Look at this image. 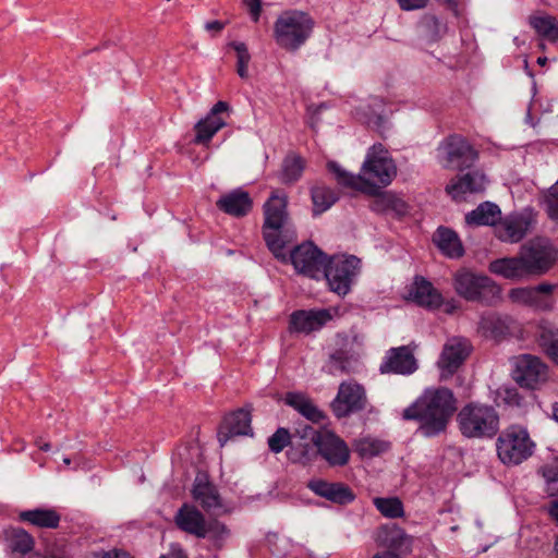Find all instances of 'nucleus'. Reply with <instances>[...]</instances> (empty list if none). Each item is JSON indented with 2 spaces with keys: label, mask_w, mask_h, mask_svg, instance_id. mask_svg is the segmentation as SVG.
I'll use <instances>...</instances> for the list:
<instances>
[{
  "label": "nucleus",
  "mask_w": 558,
  "mask_h": 558,
  "mask_svg": "<svg viewBox=\"0 0 558 558\" xmlns=\"http://www.w3.org/2000/svg\"><path fill=\"white\" fill-rule=\"evenodd\" d=\"M457 399L451 389L427 387L420 397L402 412L407 421H418V430L426 437L444 433L454 412Z\"/></svg>",
  "instance_id": "obj_1"
},
{
  "label": "nucleus",
  "mask_w": 558,
  "mask_h": 558,
  "mask_svg": "<svg viewBox=\"0 0 558 558\" xmlns=\"http://www.w3.org/2000/svg\"><path fill=\"white\" fill-rule=\"evenodd\" d=\"M327 168L340 185L371 195L377 194L379 185L390 184L397 174L393 160L381 144H374L368 149L359 174L348 172L335 161H329Z\"/></svg>",
  "instance_id": "obj_2"
},
{
  "label": "nucleus",
  "mask_w": 558,
  "mask_h": 558,
  "mask_svg": "<svg viewBox=\"0 0 558 558\" xmlns=\"http://www.w3.org/2000/svg\"><path fill=\"white\" fill-rule=\"evenodd\" d=\"M263 234L266 244L277 258H284L286 242L282 238V228L289 217L288 194L282 190H274L263 205Z\"/></svg>",
  "instance_id": "obj_3"
},
{
  "label": "nucleus",
  "mask_w": 558,
  "mask_h": 558,
  "mask_svg": "<svg viewBox=\"0 0 558 558\" xmlns=\"http://www.w3.org/2000/svg\"><path fill=\"white\" fill-rule=\"evenodd\" d=\"M460 433L470 439L493 438L499 430V414L489 404L470 402L457 415Z\"/></svg>",
  "instance_id": "obj_4"
},
{
  "label": "nucleus",
  "mask_w": 558,
  "mask_h": 558,
  "mask_svg": "<svg viewBox=\"0 0 558 558\" xmlns=\"http://www.w3.org/2000/svg\"><path fill=\"white\" fill-rule=\"evenodd\" d=\"M313 28L314 21L307 13L290 10L282 12L276 20L274 37L281 48L295 51L310 38Z\"/></svg>",
  "instance_id": "obj_5"
},
{
  "label": "nucleus",
  "mask_w": 558,
  "mask_h": 558,
  "mask_svg": "<svg viewBox=\"0 0 558 558\" xmlns=\"http://www.w3.org/2000/svg\"><path fill=\"white\" fill-rule=\"evenodd\" d=\"M496 450L499 460L505 465H518L533 454L535 442L526 428L512 425L507 427L497 438Z\"/></svg>",
  "instance_id": "obj_6"
},
{
  "label": "nucleus",
  "mask_w": 558,
  "mask_h": 558,
  "mask_svg": "<svg viewBox=\"0 0 558 558\" xmlns=\"http://www.w3.org/2000/svg\"><path fill=\"white\" fill-rule=\"evenodd\" d=\"M452 280L456 293L465 301L492 303L500 298V288L487 276L462 269Z\"/></svg>",
  "instance_id": "obj_7"
},
{
  "label": "nucleus",
  "mask_w": 558,
  "mask_h": 558,
  "mask_svg": "<svg viewBox=\"0 0 558 558\" xmlns=\"http://www.w3.org/2000/svg\"><path fill=\"white\" fill-rule=\"evenodd\" d=\"M529 276H542L548 272L558 260V251L545 238H534L520 247Z\"/></svg>",
  "instance_id": "obj_8"
},
{
  "label": "nucleus",
  "mask_w": 558,
  "mask_h": 558,
  "mask_svg": "<svg viewBox=\"0 0 558 558\" xmlns=\"http://www.w3.org/2000/svg\"><path fill=\"white\" fill-rule=\"evenodd\" d=\"M360 259L353 255L335 256L326 260L323 275L330 290L338 295H345L351 289L353 278L360 271Z\"/></svg>",
  "instance_id": "obj_9"
},
{
  "label": "nucleus",
  "mask_w": 558,
  "mask_h": 558,
  "mask_svg": "<svg viewBox=\"0 0 558 558\" xmlns=\"http://www.w3.org/2000/svg\"><path fill=\"white\" fill-rule=\"evenodd\" d=\"M477 154L469 142L459 135H451L437 148L438 162L446 169L462 170L472 166Z\"/></svg>",
  "instance_id": "obj_10"
},
{
  "label": "nucleus",
  "mask_w": 558,
  "mask_h": 558,
  "mask_svg": "<svg viewBox=\"0 0 558 558\" xmlns=\"http://www.w3.org/2000/svg\"><path fill=\"white\" fill-rule=\"evenodd\" d=\"M471 342L463 337H451L442 345L436 367L439 373V380L450 379L464 364L472 352Z\"/></svg>",
  "instance_id": "obj_11"
},
{
  "label": "nucleus",
  "mask_w": 558,
  "mask_h": 558,
  "mask_svg": "<svg viewBox=\"0 0 558 558\" xmlns=\"http://www.w3.org/2000/svg\"><path fill=\"white\" fill-rule=\"evenodd\" d=\"M342 316L341 307L300 310L290 316L289 329L291 332L308 335L320 330L329 322Z\"/></svg>",
  "instance_id": "obj_12"
},
{
  "label": "nucleus",
  "mask_w": 558,
  "mask_h": 558,
  "mask_svg": "<svg viewBox=\"0 0 558 558\" xmlns=\"http://www.w3.org/2000/svg\"><path fill=\"white\" fill-rule=\"evenodd\" d=\"M366 404L367 397L364 387L355 380H348L340 384L330 407L333 414L338 418H342L364 410Z\"/></svg>",
  "instance_id": "obj_13"
},
{
  "label": "nucleus",
  "mask_w": 558,
  "mask_h": 558,
  "mask_svg": "<svg viewBox=\"0 0 558 558\" xmlns=\"http://www.w3.org/2000/svg\"><path fill=\"white\" fill-rule=\"evenodd\" d=\"M547 376V365L539 357L522 354L514 359L512 377L521 387L533 389L546 381Z\"/></svg>",
  "instance_id": "obj_14"
},
{
  "label": "nucleus",
  "mask_w": 558,
  "mask_h": 558,
  "mask_svg": "<svg viewBox=\"0 0 558 558\" xmlns=\"http://www.w3.org/2000/svg\"><path fill=\"white\" fill-rule=\"evenodd\" d=\"M327 256L313 243H303L291 253V262L299 274L318 279L325 269Z\"/></svg>",
  "instance_id": "obj_15"
},
{
  "label": "nucleus",
  "mask_w": 558,
  "mask_h": 558,
  "mask_svg": "<svg viewBox=\"0 0 558 558\" xmlns=\"http://www.w3.org/2000/svg\"><path fill=\"white\" fill-rule=\"evenodd\" d=\"M556 286L542 282L536 287H520L509 291V299L517 304L534 307L541 311H551L555 302L551 298Z\"/></svg>",
  "instance_id": "obj_16"
},
{
  "label": "nucleus",
  "mask_w": 558,
  "mask_h": 558,
  "mask_svg": "<svg viewBox=\"0 0 558 558\" xmlns=\"http://www.w3.org/2000/svg\"><path fill=\"white\" fill-rule=\"evenodd\" d=\"M416 347V344L410 343L389 349L379 366L380 373L404 376L415 373L418 368L417 360L414 356Z\"/></svg>",
  "instance_id": "obj_17"
},
{
  "label": "nucleus",
  "mask_w": 558,
  "mask_h": 558,
  "mask_svg": "<svg viewBox=\"0 0 558 558\" xmlns=\"http://www.w3.org/2000/svg\"><path fill=\"white\" fill-rule=\"evenodd\" d=\"M535 225V216L530 210L519 214H512L504 219L500 218L499 223L495 228L496 236L502 242L518 243L527 233L531 232Z\"/></svg>",
  "instance_id": "obj_18"
},
{
  "label": "nucleus",
  "mask_w": 558,
  "mask_h": 558,
  "mask_svg": "<svg viewBox=\"0 0 558 558\" xmlns=\"http://www.w3.org/2000/svg\"><path fill=\"white\" fill-rule=\"evenodd\" d=\"M315 447L330 466H343L350 460L348 445L330 429H320V434L316 436Z\"/></svg>",
  "instance_id": "obj_19"
},
{
  "label": "nucleus",
  "mask_w": 558,
  "mask_h": 558,
  "mask_svg": "<svg viewBox=\"0 0 558 558\" xmlns=\"http://www.w3.org/2000/svg\"><path fill=\"white\" fill-rule=\"evenodd\" d=\"M487 179L478 170L470 171L452 179L446 186V192L452 199L464 201L468 195L481 193L486 189Z\"/></svg>",
  "instance_id": "obj_20"
},
{
  "label": "nucleus",
  "mask_w": 558,
  "mask_h": 558,
  "mask_svg": "<svg viewBox=\"0 0 558 558\" xmlns=\"http://www.w3.org/2000/svg\"><path fill=\"white\" fill-rule=\"evenodd\" d=\"M251 413L244 409H239L226 415L218 432V440L220 446H225L235 436H244L251 434Z\"/></svg>",
  "instance_id": "obj_21"
},
{
  "label": "nucleus",
  "mask_w": 558,
  "mask_h": 558,
  "mask_svg": "<svg viewBox=\"0 0 558 558\" xmlns=\"http://www.w3.org/2000/svg\"><path fill=\"white\" fill-rule=\"evenodd\" d=\"M205 522L204 514L196 507L189 504H183L174 515V523L178 529L197 538L206 537Z\"/></svg>",
  "instance_id": "obj_22"
},
{
  "label": "nucleus",
  "mask_w": 558,
  "mask_h": 558,
  "mask_svg": "<svg viewBox=\"0 0 558 558\" xmlns=\"http://www.w3.org/2000/svg\"><path fill=\"white\" fill-rule=\"evenodd\" d=\"M216 206L227 215L241 218L252 210L253 199L246 191L235 189L222 194L217 199Z\"/></svg>",
  "instance_id": "obj_23"
},
{
  "label": "nucleus",
  "mask_w": 558,
  "mask_h": 558,
  "mask_svg": "<svg viewBox=\"0 0 558 558\" xmlns=\"http://www.w3.org/2000/svg\"><path fill=\"white\" fill-rule=\"evenodd\" d=\"M408 300L420 306L435 308L442 302L441 294L423 277H416L409 289Z\"/></svg>",
  "instance_id": "obj_24"
},
{
  "label": "nucleus",
  "mask_w": 558,
  "mask_h": 558,
  "mask_svg": "<svg viewBox=\"0 0 558 558\" xmlns=\"http://www.w3.org/2000/svg\"><path fill=\"white\" fill-rule=\"evenodd\" d=\"M307 487L316 495L336 504L345 505L354 499L351 489L340 483L312 480L308 482Z\"/></svg>",
  "instance_id": "obj_25"
},
{
  "label": "nucleus",
  "mask_w": 558,
  "mask_h": 558,
  "mask_svg": "<svg viewBox=\"0 0 558 558\" xmlns=\"http://www.w3.org/2000/svg\"><path fill=\"white\" fill-rule=\"evenodd\" d=\"M284 402L313 423H320L326 418V414L304 392H288Z\"/></svg>",
  "instance_id": "obj_26"
},
{
  "label": "nucleus",
  "mask_w": 558,
  "mask_h": 558,
  "mask_svg": "<svg viewBox=\"0 0 558 558\" xmlns=\"http://www.w3.org/2000/svg\"><path fill=\"white\" fill-rule=\"evenodd\" d=\"M489 271L506 279L520 280L529 277L521 253L515 257H505L493 260L489 264Z\"/></svg>",
  "instance_id": "obj_27"
},
{
  "label": "nucleus",
  "mask_w": 558,
  "mask_h": 558,
  "mask_svg": "<svg viewBox=\"0 0 558 558\" xmlns=\"http://www.w3.org/2000/svg\"><path fill=\"white\" fill-rule=\"evenodd\" d=\"M19 520L40 529H57L61 517L51 508H36L20 512Z\"/></svg>",
  "instance_id": "obj_28"
},
{
  "label": "nucleus",
  "mask_w": 558,
  "mask_h": 558,
  "mask_svg": "<svg viewBox=\"0 0 558 558\" xmlns=\"http://www.w3.org/2000/svg\"><path fill=\"white\" fill-rule=\"evenodd\" d=\"M501 218L500 208L490 202L480 204L465 216L469 226H497Z\"/></svg>",
  "instance_id": "obj_29"
},
{
  "label": "nucleus",
  "mask_w": 558,
  "mask_h": 558,
  "mask_svg": "<svg viewBox=\"0 0 558 558\" xmlns=\"http://www.w3.org/2000/svg\"><path fill=\"white\" fill-rule=\"evenodd\" d=\"M193 498L199 502L205 510H211L221 507L220 496L216 487L205 477H196L193 489Z\"/></svg>",
  "instance_id": "obj_30"
},
{
  "label": "nucleus",
  "mask_w": 558,
  "mask_h": 558,
  "mask_svg": "<svg viewBox=\"0 0 558 558\" xmlns=\"http://www.w3.org/2000/svg\"><path fill=\"white\" fill-rule=\"evenodd\" d=\"M437 247L448 257L458 258L464 253L463 245L458 234L448 228H438L434 234Z\"/></svg>",
  "instance_id": "obj_31"
},
{
  "label": "nucleus",
  "mask_w": 558,
  "mask_h": 558,
  "mask_svg": "<svg viewBox=\"0 0 558 558\" xmlns=\"http://www.w3.org/2000/svg\"><path fill=\"white\" fill-rule=\"evenodd\" d=\"M531 27L541 37L556 43L558 41V20L545 12H538L529 17Z\"/></svg>",
  "instance_id": "obj_32"
},
{
  "label": "nucleus",
  "mask_w": 558,
  "mask_h": 558,
  "mask_svg": "<svg viewBox=\"0 0 558 558\" xmlns=\"http://www.w3.org/2000/svg\"><path fill=\"white\" fill-rule=\"evenodd\" d=\"M3 535L12 551L24 555L34 548V537L21 527H9L4 530Z\"/></svg>",
  "instance_id": "obj_33"
},
{
  "label": "nucleus",
  "mask_w": 558,
  "mask_h": 558,
  "mask_svg": "<svg viewBox=\"0 0 558 558\" xmlns=\"http://www.w3.org/2000/svg\"><path fill=\"white\" fill-rule=\"evenodd\" d=\"M376 542L389 548H400L405 543H410V537L397 524H388L378 530Z\"/></svg>",
  "instance_id": "obj_34"
},
{
  "label": "nucleus",
  "mask_w": 558,
  "mask_h": 558,
  "mask_svg": "<svg viewBox=\"0 0 558 558\" xmlns=\"http://www.w3.org/2000/svg\"><path fill=\"white\" fill-rule=\"evenodd\" d=\"M226 122L221 118H211L208 114L198 121L195 125V138L196 144H208L211 137L223 126Z\"/></svg>",
  "instance_id": "obj_35"
},
{
  "label": "nucleus",
  "mask_w": 558,
  "mask_h": 558,
  "mask_svg": "<svg viewBox=\"0 0 558 558\" xmlns=\"http://www.w3.org/2000/svg\"><path fill=\"white\" fill-rule=\"evenodd\" d=\"M372 208L378 213L393 211L398 215L407 213V204L397 195L385 192L377 195L372 204Z\"/></svg>",
  "instance_id": "obj_36"
},
{
  "label": "nucleus",
  "mask_w": 558,
  "mask_h": 558,
  "mask_svg": "<svg viewBox=\"0 0 558 558\" xmlns=\"http://www.w3.org/2000/svg\"><path fill=\"white\" fill-rule=\"evenodd\" d=\"M389 448V442L372 437H364L355 442V451L363 459L376 457L386 452Z\"/></svg>",
  "instance_id": "obj_37"
},
{
  "label": "nucleus",
  "mask_w": 558,
  "mask_h": 558,
  "mask_svg": "<svg viewBox=\"0 0 558 558\" xmlns=\"http://www.w3.org/2000/svg\"><path fill=\"white\" fill-rule=\"evenodd\" d=\"M336 193L326 186H315L312 190L313 211L319 215L329 209L337 201Z\"/></svg>",
  "instance_id": "obj_38"
},
{
  "label": "nucleus",
  "mask_w": 558,
  "mask_h": 558,
  "mask_svg": "<svg viewBox=\"0 0 558 558\" xmlns=\"http://www.w3.org/2000/svg\"><path fill=\"white\" fill-rule=\"evenodd\" d=\"M376 509L386 518H402L404 515V508L402 501L398 497L374 499Z\"/></svg>",
  "instance_id": "obj_39"
},
{
  "label": "nucleus",
  "mask_w": 558,
  "mask_h": 558,
  "mask_svg": "<svg viewBox=\"0 0 558 558\" xmlns=\"http://www.w3.org/2000/svg\"><path fill=\"white\" fill-rule=\"evenodd\" d=\"M304 169V163L301 157L291 156L287 157L283 162L281 172V181L290 184L300 179Z\"/></svg>",
  "instance_id": "obj_40"
},
{
  "label": "nucleus",
  "mask_w": 558,
  "mask_h": 558,
  "mask_svg": "<svg viewBox=\"0 0 558 558\" xmlns=\"http://www.w3.org/2000/svg\"><path fill=\"white\" fill-rule=\"evenodd\" d=\"M230 47L234 50L236 57V73L243 78H248V64L251 61V53L248 52L247 46L241 41H233Z\"/></svg>",
  "instance_id": "obj_41"
},
{
  "label": "nucleus",
  "mask_w": 558,
  "mask_h": 558,
  "mask_svg": "<svg viewBox=\"0 0 558 558\" xmlns=\"http://www.w3.org/2000/svg\"><path fill=\"white\" fill-rule=\"evenodd\" d=\"M539 344L544 352L558 364V330L556 332H543Z\"/></svg>",
  "instance_id": "obj_42"
},
{
  "label": "nucleus",
  "mask_w": 558,
  "mask_h": 558,
  "mask_svg": "<svg viewBox=\"0 0 558 558\" xmlns=\"http://www.w3.org/2000/svg\"><path fill=\"white\" fill-rule=\"evenodd\" d=\"M544 205L549 218L558 222V180L544 195Z\"/></svg>",
  "instance_id": "obj_43"
},
{
  "label": "nucleus",
  "mask_w": 558,
  "mask_h": 558,
  "mask_svg": "<svg viewBox=\"0 0 558 558\" xmlns=\"http://www.w3.org/2000/svg\"><path fill=\"white\" fill-rule=\"evenodd\" d=\"M291 441V435L287 428H278L269 438V449L275 452H281Z\"/></svg>",
  "instance_id": "obj_44"
},
{
  "label": "nucleus",
  "mask_w": 558,
  "mask_h": 558,
  "mask_svg": "<svg viewBox=\"0 0 558 558\" xmlns=\"http://www.w3.org/2000/svg\"><path fill=\"white\" fill-rule=\"evenodd\" d=\"M205 531L207 532L206 537H209L215 542L223 541L229 534V531L226 527V525L217 520H213L209 522L206 521Z\"/></svg>",
  "instance_id": "obj_45"
},
{
  "label": "nucleus",
  "mask_w": 558,
  "mask_h": 558,
  "mask_svg": "<svg viewBox=\"0 0 558 558\" xmlns=\"http://www.w3.org/2000/svg\"><path fill=\"white\" fill-rule=\"evenodd\" d=\"M87 558H133V557L130 555V553H128L123 549L112 548L110 550L93 551Z\"/></svg>",
  "instance_id": "obj_46"
},
{
  "label": "nucleus",
  "mask_w": 558,
  "mask_h": 558,
  "mask_svg": "<svg viewBox=\"0 0 558 558\" xmlns=\"http://www.w3.org/2000/svg\"><path fill=\"white\" fill-rule=\"evenodd\" d=\"M289 458L294 463L303 464H305L310 460L307 449L304 448L303 450H299L296 446H293L289 451Z\"/></svg>",
  "instance_id": "obj_47"
},
{
  "label": "nucleus",
  "mask_w": 558,
  "mask_h": 558,
  "mask_svg": "<svg viewBox=\"0 0 558 558\" xmlns=\"http://www.w3.org/2000/svg\"><path fill=\"white\" fill-rule=\"evenodd\" d=\"M502 398L505 402L510 405H520L522 401V398L515 388H504Z\"/></svg>",
  "instance_id": "obj_48"
},
{
  "label": "nucleus",
  "mask_w": 558,
  "mask_h": 558,
  "mask_svg": "<svg viewBox=\"0 0 558 558\" xmlns=\"http://www.w3.org/2000/svg\"><path fill=\"white\" fill-rule=\"evenodd\" d=\"M427 2L428 0H398L400 8L404 11L423 9Z\"/></svg>",
  "instance_id": "obj_49"
},
{
  "label": "nucleus",
  "mask_w": 558,
  "mask_h": 558,
  "mask_svg": "<svg viewBox=\"0 0 558 558\" xmlns=\"http://www.w3.org/2000/svg\"><path fill=\"white\" fill-rule=\"evenodd\" d=\"M243 2L248 8L253 20L255 22L258 21V17L260 14V9H262V1L260 0H243Z\"/></svg>",
  "instance_id": "obj_50"
},
{
  "label": "nucleus",
  "mask_w": 558,
  "mask_h": 558,
  "mask_svg": "<svg viewBox=\"0 0 558 558\" xmlns=\"http://www.w3.org/2000/svg\"><path fill=\"white\" fill-rule=\"evenodd\" d=\"M301 434L302 439H310L314 446L316 445V436L320 434V429H314L313 427L306 425L301 430H299Z\"/></svg>",
  "instance_id": "obj_51"
},
{
  "label": "nucleus",
  "mask_w": 558,
  "mask_h": 558,
  "mask_svg": "<svg viewBox=\"0 0 558 558\" xmlns=\"http://www.w3.org/2000/svg\"><path fill=\"white\" fill-rule=\"evenodd\" d=\"M160 558H187L186 554L180 545L173 544L167 554L161 555Z\"/></svg>",
  "instance_id": "obj_52"
},
{
  "label": "nucleus",
  "mask_w": 558,
  "mask_h": 558,
  "mask_svg": "<svg viewBox=\"0 0 558 558\" xmlns=\"http://www.w3.org/2000/svg\"><path fill=\"white\" fill-rule=\"evenodd\" d=\"M229 110V105L226 101H218L210 109L208 116L211 118H220L218 114L221 112H227Z\"/></svg>",
  "instance_id": "obj_53"
},
{
  "label": "nucleus",
  "mask_w": 558,
  "mask_h": 558,
  "mask_svg": "<svg viewBox=\"0 0 558 558\" xmlns=\"http://www.w3.org/2000/svg\"><path fill=\"white\" fill-rule=\"evenodd\" d=\"M223 27H225V24L220 21H211V22H207L205 24V28L209 32L219 33L223 29Z\"/></svg>",
  "instance_id": "obj_54"
},
{
  "label": "nucleus",
  "mask_w": 558,
  "mask_h": 558,
  "mask_svg": "<svg viewBox=\"0 0 558 558\" xmlns=\"http://www.w3.org/2000/svg\"><path fill=\"white\" fill-rule=\"evenodd\" d=\"M549 513L558 521V498L551 502Z\"/></svg>",
  "instance_id": "obj_55"
},
{
  "label": "nucleus",
  "mask_w": 558,
  "mask_h": 558,
  "mask_svg": "<svg viewBox=\"0 0 558 558\" xmlns=\"http://www.w3.org/2000/svg\"><path fill=\"white\" fill-rule=\"evenodd\" d=\"M373 558H400L398 557L397 555L392 554V553H383V554H377L375 555Z\"/></svg>",
  "instance_id": "obj_56"
},
{
  "label": "nucleus",
  "mask_w": 558,
  "mask_h": 558,
  "mask_svg": "<svg viewBox=\"0 0 558 558\" xmlns=\"http://www.w3.org/2000/svg\"><path fill=\"white\" fill-rule=\"evenodd\" d=\"M553 417L556 422H558V402L553 405Z\"/></svg>",
  "instance_id": "obj_57"
},
{
  "label": "nucleus",
  "mask_w": 558,
  "mask_h": 558,
  "mask_svg": "<svg viewBox=\"0 0 558 558\" xmlns=\"http://www.w3.org/2000/svg\"><path fill=\"white\" fill-rule=\"evenodd\" d=\"M38 446H39V449L43 450V451L50 450V444L49 442L38 444Z\"/></svg>",
  "instance_id": "obj_58"
},
{
  "label": "nucleus",
  "mask_w": 558,
  "mask_h": 558,
  "mask_svg": "<svg viewBox=\"0 0 558 558\" xmlns=\"http://www.w3.org/2000/svg\"><path fill=\"white\" fill-rule=\"evenodd\" d=\"M546 62H547V58H546V57H539V58L537 59V63H538L539 65H542V66H543V65H545V64H546Z\"/></svg>",
  "instance_id": "obj_59"
},
{
  "label": "nucleus",
  "mask_w": 558,
  "mask_h": 558,
  "mask_svg": "<svg viewBox=\"0 0 558 558\" xmlns=\"http://www.w3.org/2000/svg\"><path fill=\"white\" fill-rule=\"evenodd\" d=\"M487 323H488V320H487V319H483V320H482V323H481V324H482V327H483L484 329H487V328H488V327H487Z\"/></svg>",
  "instance_id": "obj_60"
},
{
  "label": "nucleus",
  "mask_w": 558,
  "mask_h": 558,
  "mask_svg": "<svg viewBox=\"0 0 558 558\" xmlns=\"http://www.w3.org/2000/svg\"><path fill=\"white\" fill-rule=\"evenodd\" d=\"M63 463L65 465H70L71 464V459L70 458H63Z\"/></svg>",
  "instance_id": "obj_61"
},
{
  "label": "nucleus",
  "mask_w": 558,
  "mask_h": 558,
  "mask_svg": "<svg viewBox=\"0 0 558 558\" xmlns=\"http://www.w3.org/2000/svg\"><path fill=\"white\" fill-rule=\"evenodd\" d=\"M45 558H59V557L51 555V556H46Z\"/></svg>",
  "instance_id": "obj_62"
}]
</instances>
